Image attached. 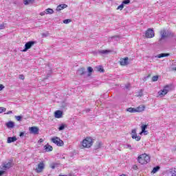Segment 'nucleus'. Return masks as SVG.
Instances as JSON below:
<instances>
[{"label": "nucleus", "instance_id": "f257e3e1", "mask_svg": "<svg viewBox=\"0 0 176 176\" xmlns=\"http://www.w3.org/2000/svg\"><path fill=\"white\" fill-rule=\"evenodd\" d=\"M138 162L140 164H148L151 162V157L146 154H142L138 156Z\"/></svg>", "mask_w": 176, "mask_h": 176}, {"label": "nucleus", "instance_id": "f03ea898", "mask_svg": "<svg viewBox=\"0 0 176 176\" xmlns=\"http://www.w3.org/2000/svg\"><path fill=\"white\" fill-rule=\"evenodd\" d=\"M161 37L160 41H163V39H166L167 38H173L174 36V34L171 33L166 30H162L160 31Z\"/></svg>", "mask_w": 176, "mask_h": 176}, {"label": "nucleus", "instance_id": "7ed1b4c3", "mask_svg": "<svg viewBox=\"0 0 176 176\" xmlns=\"http://www.w3.org/2000/svg\"><path fill=\"white\" fill-rule=\"evenodd\" d=\"M170 91H171V85H166L163 89L158 91V96L160 98L164 97Z\"/></svg>", "mask_w": 176, "mask_h": 176}, {"label": "nucleus", "instance_id": "20e7f679", "mask_svg": "<svg viewBox=\"0 0 176 176\" xmlns=\"http://www.w3.org/2000/svg\"><path fill=\"white\" fill-rule=\"evenodd\" d=\"M93 145V139L91 138H87L82 142V148H90Z\"/></svg>", "mask_w": 176, "mask_h": 176}, {"label": "nucleus", "instance_id": "39448f33", "mask_svg": "<svg viewBox=\"0 0 176 176\" xmlns=\"http://www.w3.org/2000/svg\"><path fill=\"white\" fill-rule=\"evenodd\" d=\"M52 142L55 144L57 146H64V141H63L60 138L54 136L51 139Z\"/></svg>", "mask_w": 176, "mask_h": 176}, {"label": "nucleus", "instance_id": "423d86ee", "mask_svg": "<svg viewBox=\"0 0 176 176\" xmlns=\"http://www.w3.org/2000/svg\"><path fill=\"white\" fill-rule=\"evenodd\" d=\"M13 166V162L12 161H8V162H3L1 165V170H4L6 171V170H9V168H12V166Z\"/></svg>", "mask_w": 176, "mask_h": 176}, {"label": "nucleus", "instance_id": "0eeeda50", "mask_svg": "<svg viewBox=\"0 0 176 176\" xmlns=\"http://www.w3.org/2000/svg\"><path fill=\"white\" fill-rule=\"evenodd\" d=\"M155 36V31L153 29L148 28L145 32V37L148 38H153Z\"/></svg>", "mask_w": 176, "mask_h": 176}, {"label": "nucleus", "instance_id": "6e6552de", "mask_svg": "<svg viewBox=\"0 0 176 176\" xmlns=\"http://www.w3.org/2000/svg\"><path fill=\"white\" fill-rule=\"evenodd\" d=\"M131 134L133 140H135V141L141 140V136L137 135V129H133Z\"/></svg>", "mask_w": 176, "mask_h": 176}, {"label": "nucleus", "instance_id": "1a4fd4ad", "mask_svg": "<svg viewBox=\"0 0 176 176\" xmlns=\"http://www.w3.org/2000/svg\"><path fill=\"white\" fill-rule=\"evenodd\" d=\"M44 168H45V164L43 163V162H41L38 164L37 168H36L35 169L36 173H42Z\"/></svg>", "mask_w": 176, "mask_h": 176}, {"label": "nucleus", "instance_id": "9d476101", "mask_svg": "<svg viewBox=\"0 0 176 176\" xmlns=\"http://www.w3.org/2000/svg\"><path fill=\"white\" fill-rule=\"evenodd\" d=\"M29 131L30 134H39V128L36 126H32L29 128Z\"/></svg>", "mask_w": 176, "mask_h": 176}, {"label": "nucleus", "instance_id": "9b49d317", "mask_svg": "<svg viewBox=\"0 0 176 176\" xmlns=\"http://www.w3.org/2000/svg\"><path fill=\"white\" fill-rule=\"evenodd\" d=\"M111 52V50H100L97 51V54L100 56H104V54H109Z\"/></svg>", "mask_w": 176, "mask_h": 176}, {"label": "nucleus", "instance_id": "f8f14e48", "mask_svg": "<svg viewBox=\"0 0 176 176\" xmlns=\"http://www.w3.org/2000/svg\"><path fill=\"white\" fill-rule=\"evenodd\" d=\"M120 64L122 66L127 65V64H129V58L126 57L124 58H121L120 60Z\"/></svg>", "mask_w": 176, "mask_h": 176}, {"label": "nucleus", "instance_id": "ddd939ff", "mask_svg": "<svg viewBox=\"0 0 176 176\" xmlns=\"http://www.w3.org/2000/svg\"><path fill=\"white\" fill-rule=\"evenodd\" d=\"M54 117L56 118V119H60V118H63V111H56L54 113Z\"/></svg>", "mask_w": 176, "mask_h": 176}, {"label": "nucleus", "instance_id": "4468645a", "mask_svg": "<svg viewBox=\"0 0 176 176\" xmlns=\"http://www.w3.org/2000/svg\"><path fill=\"white\" fill-rule=\"evenodd\" d=\"M168 176H176V168L169 169L166 171Z\"/></svg>", "mask_w": 176, "mask_h": 176}, {"label": "nucleus", "instance_id": "2eb2a0df", "mask_svg": "<svg viewBox=\"0 0 176 176\" xmlns=\"http://www.w3.org/2000/svg\"><path fill=\"white\" fill-rule=\"evenodd\" d=\"M17 141V138L16 136L8 137L7 139L8 144H12V142H16Z\"/></svg>", "mask_w": 176, "mask_h": 176}, {"label": "nucleus", "instance_id": "dca6fc26", "mask_svg": "<svg viewBox=\"0 0 176 176\" xmlns=\"http://www.w3.org/2000/svg\"><path fill=\"white\" fill-rule=\"evenodd\" d=\"M142 131L141 133H144V135H148V131H146V129H148V125L143 124L141 126Z\"/></svg>", "mask_w": 176, "mask_h": 176}, {"label": "nucleus", "instance_id": "f3484780", "mask_svg": "<svg viewBox=\"0 0 176 176\" xmlns=\"http://www.w3.org/2000/svg\"><path fill=\"white\" fill-rule=\"evenodd\" d=\"M44 149L45 152H52L53 151V146H52L50 144H47L44 146Z\"/></svg>", "mask_w": 176, "mask_h": 176}, {"label": "nucleus", "instance_id": "a211bd4d", "mask_svg": "<svg viewBox=\"0 0 176 176\" xmlns=\"http://www.w3.org/2000/svg\"><path fill=\"white\" fill-rule=\"evenodd\" d=\"M7 129H13L14 127V122L13 121H8L6 123Z\"/></svg>", "mask_w": 176, "mask_h": 176}, {"label": "nucleus", "instance_id": "6ab92c4d", "mask_svg": "<svg viewBox=\"0 0 176 176\" xmlns=\"http://www.w3.org/2000/svg\"><path fill=\"white\" fill-rule=\"evenodd\" d=\"M168 56H170L169 53H162L157 55L155 57L157 58H163V57H168Z\"/></svg>", "mask_w": 176, "mask_h": 176}, {"label": "nucleus", "instance_id": "aec40b11", "mask_svg": "<svg viewBox=\"0 0 176 176\" xmlns=\"http://www.w3.org/2000/svg\"><path fill=\"white\" fill-rule=\"evenodd\" d=\"M67 6L66 4H60L57 6L56 11L60 12V10H63V9H65V8H67Z\"/></svg>", "mask_w": 176, "mask_h": 176}, {"label": "nucleus", "instance_id": "412c9836", "mask_svg": "<svg viewBox=\"0 0 176 176\" xmlns=\"http://www.w3.org/2000/svg\"><path fill=\"white\" fill-rule=\"evenodd\" d=\"M32 47V45H25V48L23 50H21V52H27L29 49Z\"/></svg>", "mask_w": 176, "mask_h": 176}, {"label": "nucleus", "instance_id": "4be33fe9", "mask_svg": "<svg viewBox=\"0 0 176 176\" xmlns=\"http://www.w3.org/2000/svg\"><path fill=\"white\" fill-rule=\"evenodd\" d=\"M86 73V71L85 70V68H80L78 70V75H85Z\"/></svg>", "mask_w": 176, "mask_h": 176}, {"label": "nucleus", "instance_id": "5701e85b", "mask_svg": "<svg viewBox=\"0 0 176 176\" xmlns=\"http://www.w3.org/2000/svg\"><path fill=\"white\" fill-rule=\"evenodd\" d=\"M144 109H145L144 106H139L138 107H137L135 109V111H136V112H142V111H144Z\"/></svg>", "mask_w": 176, "mask_h": 176}, {"label": "nucleus", "instance_id": "b1692460", "mask_svg": "<svg viewBox=\"0 0 176 176\" xmlns=\"http://www.w3.org/2000/svg\"><path fill=\"white\" fill-rule=\"evenodd\" d=\"M46 14H53L54 13V11L52 8H47L45 10Z\"/></svg>", "mask_w": 176, "mask_h": 176}, {"label": "nucleus", "instance_id": "393cba45", "mask_svg": "<svg viewBox=\"0 0 176 176\" xmlns=\"http://www.w3.org/2000/svg\"><path fill=\"white\" fill-rule=\"evenodd\" d=\"M160 170V166H155L153 168L152 173L153 174H156V173H157V171H159Z\"/></svg>", "mask_w": 176, "mask_h": 176}, {"label": "nucleus", "instance_id": "a878e982", "mask_svg": "<svg viewBox=\"0 0 176 176\" xmlns=\"http://www.w3.org/2000/svg\"><path fill=\"white\" fill-rule=\"evenodd\" d=\"M126 111H127V112H130L131 113H134L136 112L135 109L133 108V107H130V108L126 109Z\"/></svg>", "mask_w": 176, "mask_h": 176}, {"label": "nucleus", "instance_id": "bb28decb", "mask_svg": "<svg viewBox=\"0 0 176 176\" xmlns=\"http://www.w3.org/2000/svg\"><path fill=\"white\" fill-rule=\"evenodd\" d=\"M101 146H102V142H98L96 143V145L95 146V149H100V148H101Z\"/></svg>", "mask_w": 176, "mask_h": 176}, {"label": "nucleus", "instance_id": "cd10ccee", "mask_svg": "<svg viewBox=\"0 0 176 176\" xmlns=\"http://www.w3.org/2000/svg\"><path fill=\"white\" fill-rule=\"evenodd\" d=\"M57 166H58V164L57 163H52L50 165V168H52V170H54V168H56Z\"/></svg>", "mask_w": 176, "mask_h": 176}, {"label": "nucleus", "instance_id": "c85d7f7f", "mask_svg": "<svg viewBox=\"0 0 176 176\" xmlns=\"http://www.w3.org/2000/svg\"><path fill=\"white\" fill-rule=\"evenodd\" d=\"M34 0H24V5H30V3H33Z\"/></svg>", "mask_w": 176, "mask_h": 176}, {"label": "nucleus", "instance_id": "c756f323", "mask_svg": "<svg viewBox=\"0 0 176 176\" xmlns=\"http://www.w3.org/2000/svg\"><path fill=\"white\" fill-rule=\"evenodd\" d=\"M96 69L98 72H104V68H102V66H98L96 67Z\"/></svg>", "mask_w": 176, "mask_h": 176}, {"label": "nucleus", "instance_id": "7c9ffc66", "mask_svg": "<svg viewBox=\"0 0 176 176\" xmlns=\"http://www.w3.org/2000/svg\"><path fill=\"white\" fill-rule=\"evenodd\" d=\"M159 80V76H154L152 78V81L153 82H157Z\"/></svg>", "mask_w": 176, "mask_h": 176}, {"label": "nucleus", "instance_id": "2f4dec72", "mask_svg": "<svg viewBox=\"0 0 176 176\" xmlns=\"http://www.w3.org/2000/svg\"><path fill=\"white\" fill-rule=\"evenodd\" d=\"M64 129H65V124H61L58 127L59 131H62V130H64Z\"/></svg>", "mask_w": 176, "mask_h": 176}, {"label": "nucleus", "instance_id": "473e14b6", "mask_svg": "<svg viewBox=\"0 0 176 176\" xmlns=\"http://www.w3.org/2000/svg\"><path fill=\"white\" fill-rule=\"evenodd\" d=\"M15 118L16 119V120L18 121V122H21V120L23 119V116H15Z\"/></svg>", "mask_w": 176, "mask_h": 176}, {"label": "nucleus", "instance_id": "72a5a7b5", "mask_svg": "<svg viewBox=\"0 0 176 176\" xmlns=\"http://www.w3.org/2000/svg\"><path fill=\"white\" fill-rule=\"evenodd\" d=\"M123 8H124V4H121V5H120L118 8H117V9H118V10H123Z\"/></svg>", "mask_w": 176, "mask_h": 176}, {"label": "nucleus", "instance_id": "f704fd0d", "mask_svg": "<svg viewBox=\"0 0 176 176\" xmlns=\"http://www.w3.org/2000/svg\"><path fill=\"white\" fill-rule=\"evenodd\" d=\"M143 92H144V90L140 89V91L138 93V97H142V96H144Z\"/></svg>", "mask_w": 176, "mask_h": 176}, {"label": "nucleus", "instance_id": "c9c22d12", "mask_svg": "<svg viewBox=\"0 0 176 176\" xmlns=\"http://www.w3.org/2000/svg\"><path fill=\"white\" fill-rule=\"evenodd\" d=\"M129 3H130V0H124L122 1L123 5H129Z\"/></svg>", "mask_w": 176, "mask_h": 176}, {"label": "nucleus", "instance_id": "e433bc0d", "mask_svg": "<svg viewBox=\"0 0 176 176\" xmlns=\"http://www.w3.org/2000/svg\"><path fill=\"white\" fill-rule=\"evenodd\" d=\"M2 112H6V108L0 107V113H2Z\"/></svg>", "mask_w": 176, "mask_h": 176}, {"label": "nucleus", "instance_id": "4c0bfd02", "mask_svg": "<svg viewBox=\"0 0 176 176\" xmlns=\"http://www.w3.org/2000/svg\"><path fill=\"white\" fill-rule=\"evenodd\" d=\"M35 43H36L35 41H29L26 43L25 45H35Z\"/></svg>", "mask_w": 176, "mask_h": 176}, {"label": "nucleus", "instance_id": "58836bf2", "mask_svg": "<svg viewBox=\"0 0 176 176\" xmlns=\"http://www.w3.org/2000/svg\"><path fill=\"white\" fill-rule=\"evenodd\" d=\"M64 24H68V23H71V19H65L63 21Z\"/></svg>", "mask_w": 176, "mask_h": 176}, {"label": "nucleus", "instance_id": "ea45409f", "mask_svg": "<svg viewBox=\"0 0 176 176\" xmlns=\"http://www.w3.org/2000/svg\"><path fill=\"white\" fill-rule=\"evenodd\" d=\"M87 70L89 74H91V72H93V68L91 67H89L87 68Z\"/></svg>", "mask_w": 176, "mask_h": 176}, {"label": "nucleus", "instance_id": "a19ab883", "mask_svg": "<svg viewBox=\"0 0 176 176\" xmlns=\"http://www.w3.org/2000/svg\"><path fill=\"white\" fill-rule=\"evenodd\" d=\"M5 173H6V171L3 169H2V170H0V176H3Z\"/></svg>", "mask_w": 176, "mask_h": 176}, {"label": "nucleus", "instance_id": "79ce46f5", "mask_svg": "<svg viewBox=\"0 0 176 176\" xmlns=\"http://www.w3.org/2000/svg\"><path fill=\"white\" fill-rule=\"evenodd\" d=\"M5 28V24H1L0 25V30H3Z\"/></svg>", "mask_w": 176, "mask_h": 176}, {"label": "nucleus", "instance_id": "37998d69", "mask_svg": "<svg viewBox=\"0 0 176 176\" xmlns=\"http://www.w3.org/2000/svg\"><path fill=\"white\" fill-rule=\"evenodd\" d=\"M3 89H5V86H3V85L0 84V91L3 90Z\"/></svg>", "mask_w": 176, "mask_h": 176}, {"label": "nucleus", "instance_id": "c03bdc74", "mask_svg": "<svg viewBox=\"0 0 176 176\" xmlns=\"http://www.w3.org/2000/svg\"><path fill=\"white\" fill-rule=\"evenodd\" d=\"M19 79L24 80V75H23V74L19 75Z\"/></svg>", "mask_w": 176, "mask_h": 176}, {"label": "nucleus", "instance_id": "a18cd8bd", "mask_svg": "<svg viewBox=\"0 0 176 176\" xmlns=\"http://www.w3.org/2000/svg\"><path fill=\"white\" fill-rule=\"evenodd\" d=\"M25 133L24 132H21L20 134H19V137H24V135Z\"/></svg>", "mask_w": 176, "mask_h": 176}, {"label": "nucleus", "instance_id": "49530a36", "mask_svg": "<svg viewBox=\"0 0 176 176\" xmlns=\"http://www.w3.org/2000/svg\"><path fill=\"white\" fill-rule=\"evenodd\" d=\"M46 14V12H42L40 13V16H45Z\"/></svg>", "mask_w": 176, "mask_h": 176}, {"label": "nucleus", "instance_id": "de8ad7c7", "mask_svg": "<svg viewBox=\"0 0 176 176\" xmlns=\"http://www.w3.org/2000/svg\"><path fill=\"white\" fill-rule=\"evenodd\" d=\"M171 69H172V71H176V65L173 66Z\"/></svg>", "mask_w": 176, "mask_h": 176}, {"label": "nucleus", "instance_id": "09e8293b", "mask_svg": "<svg viewBox=\"0 0 176 176\" xmlns=\"http://www.w3.org/2000/svg\"><path fill=\"white\" fill-rule=\"evenodd\" d=\"M125 88H126V89H130V84H126V85H125Z\"/></svg>", "mask_w": 176, "mask_h": 176}, {"label": "nucleus", "instance_id": "8fccbe9b", "mask_svg": "<svg viewBox=\"0 0 176 176\" xmlns=\"http://www.w3.org/2000/svg\"><path fill=\"white\" fill-rule=\"evenodd\" d=\"M137 168H138V166H137V165H133V170H137Z\"/></svg>", "mask_w": 176, "mask_h": 176}, {"label": "nucleus", "instance_id": "3c124183", "mask_svg": "<svg viewBox=\"0 0 176 176\" xmlns=\"http://www.w3.org/2000/svg\"><path fill=\"white\" fill-rule=\"evenodd\" d=\"M126 148H129L131 150L133 149V148H131V145H130V144H126Z\"/></svg>", "mask_w": 176, "mask_h": 176}, {"label": "nucleus", "instance_id": "603ef678", "mask_svg": "<svg viewBox=\"0 0 176 176\" xmlns=\"http://www.w3.org/2000/svg\"><path fill=\"white\" fill-rule=\"evenodd\" d=\"M50 74H52V70H50L49 74L47 75V78H49L50 76Z\"/></svg>", "mask_w": 176, "mask_h": 176}, {"label": "nucleus", "instance_id": "864d4df0", "mask_svg": "<svg viewBox=\"0 0 176 176\" xmlns=\"http://www.w3.org/2000/svg\"><path fill=\"white\" fill-rule=\"evenodd\" d=\"M10 113H12V111H9L7 113V115H10Z\"/></svg>", "mask_w": 176, "mask_h": 176}, {"label": "nucleus", "instance_id": "5fc2aeb1", "mask_svg": "<svg viewBox=\"0 0 176 176\" xmlns=\"http://www.w3.org/2000/svg\"><path fill=\"white\" fill-rule=\"evenodd\" d=\"M89 111H90V109H86V112H87V113H89Z\"/></svg>", "mask_w": 176, "mask_h": 176}, {"label": "nucleus", "instance_id": "6e6d98bb", "mask_svg": "<svg viewBox=\"0 0 176 176\" xmlns=\"http://www.w3.org/2000/svg\"><path fill=\"white\" fill-rule=\"evenodd\" d=\"M39 142H43V140L40 139V140H39Z\"/></svg>", "mask_w": 176, "mask_h": 176}, {"label": "nucleus", "instance_id": "4d7b16f0", "mask_svg": "<svg viewBox=\"0 0 176 176\" xmlns=\"http://www.w3.org/2000/svg\"><path fill=\"white\" fill-rule=\"evenodd\" d=\"M120 176H126V175L122 174V175H120Z\"/></svg>", "mask_w": 176, "mask_h": 176}, {"label": "nucleus", "instance_id": "13d9d810", "mask_svg": "<svg viewBox=\"0 0 176 176\" xmlns=\"http://www.w3.org/2000/svg\"><path fill=\"white\" fill-rule=\"evenodd\" d=\"M140 134H144V133H141V132H140Z\"/></svg>", "mask_w": 176, "mask_h": 176}]
</instances>
